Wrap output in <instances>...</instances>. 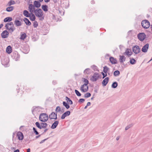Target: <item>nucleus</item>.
<instances>
[{
	"mask_svg": "<svg viewBox=\"0 0 152 152\" xmlns=\"http://www.w3.org/2000/svg\"><path fill=\"white\" fill-rule=\"evenodd\" d=\"M88 89V87L86 84H84L82 85L80 87V90L81 91L83 92H87Z\"/></svg>",
	"mask_w": 152,
	"mask_h": 152,
	"instance_id": "obj_7",
	"label": "nucleus"
},
{
	"mask_svg": "<svg viewBox=\"0 0 152 152\" xmlns=\"http://www.w3.org/2000/svg\"><path fill=\"white\" fill-rule=\"evenodd\" d=\"M47 126H48L47 124L46 123H44L42 125V128L45 129Z\"/></svg>",
	"mask_w": 152,
	"mask_h": 152,
	"instance_id": "obj_45",
	"label": "nucleus"
},
{
	"mask_svg": "<svg viewBox=\"0 0 152 152\" xmlns=\"http://www.w3.org/2000/svg\"><path fill=\"white\" fill-rule=\"evenodd\" d=\"M59 122L58 121H55L52 124L51 126V128L52 129H54L56 128L58 125V124Z\"/></svg>",
	"mask_w": 152,
	"mask_h": 152,
	"instance_id": "obj_20",
	"label": "nucleus"
},
{
	"mask_svg": "<svg viewBox=\"0 0 152 152\" xmlns=\"http://www.w3.org/2000/svg\"><path fill=\"white\" fill-rule=\"evenodd\" d=\"M12 20V18L10 17H7L4 19V22H10Z\"/></svg>",
	"mask_w": 152,
	"mask_h": 152,
	"instance_id": "obj_26",
	"label": "nucleus"
},
{
	"mask_svg": "<svg viewBox=\"0 0 152 152\" xmlns=\"http://www.w3.org/2000/svg\"><path fill=\"white\" fill-rule=\"evenodd\" d=\"M91 105V103L90 102H88L87 104V106H89Z\"/></svg>",
	"mask_w": 152,
	"mask_h": 152,
	"instance_id": "obj_50",
	"label": "nucleus"
},
{
	"mask_svg": "<svg viewBox=\"0 0 152 152\" xmlns=\"http://www.w3.org/2000/svg\"><path fill=\"white\" fill-rule=\"evenodd\" d=\"M28 10L31 13L34 12L35 9V6L32 4H29L28 6Z\"/></svg>",
	"mask_w": 152,
	"mask_h": 152,
	"instance_id": "obj_9",
	"label": "nucleus"
},
{
	"mask_svg": "<svg viewBox=\"0 0 152 152\" xmlns=\"http://www.w3.org/2000/svg\"><path fill=\"white\" fill-rule=\"evenodd\" d=\"M91 96V94L89 93H87L84 94V97L85 98H88Z\"/></svg>",
	"mask_w": 152,
	"mask_h": 152,
	"instance_id": "obj_38",
	"label": "nucleus"
},
{
	"mask_svg": "<svg viewBox=\"0 0 152 152\" xmlns=\"http://www.w3.org/2000/svg\"><path fill=\"white\" fill-rule=\"evenodd\" d=\"M120 74V72L118 70L115 71L114 72V75L115 76H118Z\"/></svg>",
	"mask_w": 152,
	"mask_h": 152,
	"instance_id": "obj_34",
	"label": "nucleus"
},
{
	"mask_svg": "<svg viewBox=\"0 0 152 152\" xmlns=\"http://www.w3.org/2000/svg\"><path fill=\"white\" fill-rule=\"evenodd\" d=\"M47 130H48V129H45L44 130V132H46L47 131Z\"/></svg>",
	"mask_w": 152,
	"mask_h": 152,
	"instance_id": "obj_58",
	"label": "nucleus"
},
{
	"mask_svg": "<svg viewBox=\"0 0 152 152\" xmlns=\"http://www.w3.org/2000/svg\"><path fill=\"white\" fill-rule=\"evenodd\" d=\"M35 125L36 126L40 129H42V126H40V125L39 123L38 122H36L35 123Z\"/></svg>",
	"mask_w": 152,
	"mask_h": 152,
	"instance_id": "obj_39",
	"label": "nucleus"
},
{
	"mask_svg": "<svg viewBox=\"0 0 152 152\" xmlns=\"http://www.w3.org/2000/svg\"><path fill=\"white\" fill-rule=\"evenodd\" d=\"M36 16L39 18V20H42L44 19L43 13L42 10L39 8H37L35 10L34 12Z\"/></svg>",
	"mask_w": 152,
	"mask_h": 152,
	"instance_id": "obj_1",
	"label": "nucleus"
},
{
	"mask_svg": "<svg viewBox=\"0 0 152 152\" xmlns=\"http://www.w3.org/2000/svg\"><path fill=\"white\" fill-rule=\"evenodd\" d=\"M42 8L44 11L46 12L48 11V7L46 5H42Z\"/></svg>",
	"mask_w": 152,
	"mask_h": 152,
	"instance_id": "obj_30",
	"label": "nucleus"
},
{
	"mask_svg": "<svg viewBox=\"0 0 152 152\" xmlns=\"http://www.w3.org/2000/svg\"><path fill=\"white\" fill-rule=\"evenodd\" d=\"M14 24L17 27L21 26L22 25L21 22L19 20H16L14 21Z\"/></svg>",
	"mask_w": 152,
	"mask_h": 152,
	"instance_id": "obj_18",
	"label": "nucleus"
},
{
	"mask_svg": "<svg viewBox=\"0 0 152 152\" xmlns=\"http://www.w3.org/2000/svg\"><path fill=\"white\" fill-rule=\"evenodd\" d=\"M47 139H44L43 140H42V141H41V142H40V143L41 144V143H43Z\"/></svg>",
	"mask_w": 152,
	"mask_h": 152,
	"instance_id": "obj_49",
	"label": "nucleus"
},
{
	"mask_svg": "<svg viewBox=\"0 0 152 152\" xmlns=\"http://www.w3.org/2000/svg\"><path fill=\"white\" fill-rule=\"evenodd\" d=\"M91 3L92 4H94V1H92Z\"/></svg>",
	"mask_w": 152,
	"mask_h": 152,
	"instance_id": "obj_61",
	"label": "nucleus"
},
{
	"mask_svg": "<svg viewBox=\"0 0 152 152\" xmlns=\"http://www.w3.org/2000/svg\"><path fill=\"white\" fill-rule=\"evenodd\" d=\"M38 25V23L37 21H34L33 23V26L34 28H36Z\"/></svg>",
	"mask_w": 152,
	"mask_h": 152,
	"instance_id": "obj_42",
	"label": "nucleus"
},
{
	"mask_svg": "<svg viewBox=\"0 0 152 152\" xmlns=\"http://www.w3.org/2000/svg\"><path fill=\"white\" fill-rule=\"evenodd\" d=\"M3 26V24H1L0 25V29Z\"/></svg>",
	"mask_w": 152,
	"mask_h": 152,
	"instance_id": "obj_52",
	"label": "nucleus"
},
{
	"mask_svg": "<svg viewBox=\"0 0 152 152\" xmlns=\"http://www.w3.org/2000/svg\"><path fill=\"white\" fill-rule=\"evenodd\" d=\"M91 71L90 69L87 68L84 71V73L85 74L90 75Z\"/></svg>",
	"mask_w": 152,
	"mask_h": 152,
	"instance_id": "obj_22",
	"label": "nucleus"
},
{
	"mask_svg": "<svg viewBox=\"0 0 152 152\" xmlns=\"http://www.w3.org/2000/svg\"><path fill=\"white\" fill-rule=\"evenodd\" d=\"M120 62L121 63L123 62L124 61H125V57L124 56H120V59H119Z\"/></svg>",
	"mask_w": 152,
	"mask_h": 152,
	"instance_id": "obj_28",
	"label": "nucleus"
},
{
	"mask_svg": "<svg viewBox=\"0 0 152 152\" xmlns=\"http://www.w3.org/2000/svg\"><path fill=\"white\" fill-rule=\"evenodd\" d=\"M26 37V34L25 33L21 35L20 39H21L24 40Z\"/></svg>",
	"mask_w": 152,
	"mask_h": 152,
	"instance_id": "obj_36",
	"label": "nucleus"
},
{
	"mask_svg": "<svg viewBox=\"0 0 152 152\" xmlns=\"http://www.w3.org/2000/svg\"><path fill=\"white\" fill-rule=\"evenodd\" d=\"M14 152H19V150L18 149H17L15 150Z\"/></svg>",
	"mask_w": 152,
	"mask_h": 152,
	"instance_id": "obj_53",
	"label": "nucleus"
},
{
	"mask_svg": "<svg viewBox=\"0 0 152 152\" xmlns=\"http://www.w3.org/2000/svg\"><path fill=\"white\" fill-rule=\"evenodd\" d=\"M39 120L42 122H45L48 119V115L46 113H43L41 114L39 116Z\"/></svg>",
	"mask_w": 152,
	"mask_h": 152,
	"instance_id": "obj_3",
	"label": "nucleus"
},
{
	"mask_svg": "<svg viewBox=\"0 0 152 152\" xmlns=\"http://www.w3.org/2000/svg\"><path fill=\"white\" fill-rule=\"evenodd\" d=\"M33 129L34 131V133H35L36 135H38L39 134L38 132L37 131V130L35 128L33 127Z\"/></svg>",
	"mask_w": 152,
	"mask_h": 152,
	"instance_id": "obj_44",
	"label": "nucleus"
},
{
	"mask_svg": "<svg viewBox=\"0 0 152 152\" xmlns=\"http://www.w3.org/2000/svg\"><path fill=\"white\" fill-rule=\"evenodd\" d=\"M63 104L64 106L66 108L68 109L70 107V106L69 104L65 102H63Z\"/></svg>",
	"mask_w": 152,
	"mask_h": 152,
	"instance_id": "obj_32",
	"label": "nucleus"
},
{
	"mask_svg": "<svg viewBox=\"0 0 152 152\" xmlns=\"http://www.w3.org/2000/svg\"><path fill=\"white\" fill-rule=\"evenodd\" d=\"M118 86V83L117 82H115L113 83L112 85V87L113 88H115Z\"/></svg>",
	"mask_w": 152,
	"mask_h": 152,
	"instance_id": "obj_35",
	"label": "nucleus"
},
{
	"mask_svg": "<svg viewBox=\"0 0 152 152\" xmlns=\"http://www.w3.org/2000/svg\"><path fill=\"white\" fill-rule=\"evenodd\" d=\"M119 139V137H116V140H118Z\"/></svg>",
	"mask_w": 152,
	"mask_h": 152,
	"instance_id": "obj_56",
	"label": "nucleus"
},
{
	"mask_svg": "<svg viewBox=\"0 0 152 152\" xmlns=\"http://www.w3.org/2000/svg\"><path fill=\"white\" fill-rule=\"evenodd\" d=\"M70 111H67L64 113L61 116V118L62 119H64L65 117L68 116L70 115Z\"/></svg>",
	"mask_w": 152,
	"mask_h": 152,
	"instance_id": "obj_13",
	"label": "nucleus"
},
{
	"mask_svg": "<svg viewBox=\"0 0 152 152\" xmlns=\"http://www.w3.org/2000/svg\"><path fill=\"white\" fill-rule=\"evenodd\" d=\"M30 152V148H28L27 150V152Z\"/></svg>",
	"mask_w": 152,
	"mask_h": 152,
	"instance_id": "obj_55",
	"label": "nucleus"
},
{
	"mask_svg": "<svg viewBox=\"0 0 152 152\" xmlns=\"http://www.w3.org/2000/svg\"><path fill=\"white\" fill-rule=\"evenodd\" d=\"M40 136V135H39L38 136H36V139H37V138H38Z\"/></svg>",
	"mask_w": 152,
	"mask_h": 152,
	"instance_id": "obj_54",
	"label": "nucleus"
},
{
	"mask_svg": "<svg viewBox=\"0 0 152 152\" xmlns=\"http://www.w3.org/2000/svg\"><path fill=\"white\" fill-rule=\"evenodd\" d=\"M17 136L18 139L20 140H22L23 138V133L21 132H18L17 133Z\"/></svg>",
	"mask_w": 152,
	"mask_h": 152,
	"instance_id": "obj_14",
	"label": "nucleus"
},
{
	"mask_svg": "<svg viewBox=\"0 0 152 152\" xmlns=\"http://www.w3.org/2000/svg\"><path fill=\"white\" fill-rule=\"evenodd\" d=\"M149 46V44L148 43L144 45L142 49L141 50L144 53L147 52L148 48Z\"/></svg>",
	"mask_w": 152,
	"mask_h": 152,
	"instance_id": "obj_12",
	"label": "nucleus"
},
{
	"mask_svg": "<svg viewBox=\"0 0 152 152\" xmlns=\"http://www.w3.org/2000/svg\"><path fill=\"white\" fill-rule=\"evenodd\" d=\"M29 17H30V19L32 21H34L35 19V16L34 14H32L31 15H30Z\"/></svg>",
	"mask_w": 152,
	"mask_h": 152,
	"instance_id": "obj_33",
	"label": "nucleus"
},
{
	"mask_svg": "<svg viewBox=\"0 0 152 152\" xmlns=\"http://www.w3.org/2000/svg\"><path fill=\"white\" fill-rule=\"evenodd\" d=\"M141 25L143 28L147 29L149 27L150 24L148 20H145L142 21Z\"/></svg>",
	"mask_w": 152,
	"mask_h": 152,
	"instance_id": "obj_4",
	"label": "nucleus"
},
{
	"mask_svg": "<svg viewBox=\"0 0 152 152\" xmlns=\"http://www.w3.org/2000/svg\"><path fill=\"white\" fill-rule=\"evenodd\" d=\"M150 61V60L148 62V63H149V62L150 61Z\"/></svg>",
	"mask_w": 152,
	"mask_h": 152,
	"instance_id": "obj_63",
	"label": "nucleus"
},
{
	"mask_svg": "<svg viewBox=\"0 0 152 152\" xmlns=\"http://www.w3.org/2000/svg\"><path fill=\"white\" fill-rule=\"evenodd\" d=\"M133 126V125L132 124H129L126 127H125V130H128V129H129V128H130V127H132V126Z\"/></svg>",
	"mask_w": 152,
	"mask_h": 152,
	"instance_id": "obj_43",
	"label": "nucleus"
},
{
	"mask_svg": "<svg viewBox=\"0 0 152 152\" xmlns=\"http://www.w3.org/2000/svg\"><path fill=\"white\" fill-rule=\"evenodd\" d=\"M9 34L6 30L4 31L1 34V36L3 38H6L8 37Z\"/></svg>",
	"mask_w": 152,
	"mask_h": 152,
	"instance_id": "obj_11",
	"label": "nucleus"
},
{
	"mask_svg": "<svg viewBox=\"0 0 152 152\" xmlns=\"http://www.w3.org/2000/svg\"><path fill=\"white\" fill-rule=\"evenodd\" d=\"M15 2L13 0H10L8 3L7 5L8 6H11V5L15 4Z\"/></svg>",
	"mask_w": 152,
	"mask_h": 152,
	"instance_id": "obj_31",
	"label": "nucleus"
},
{
	"mask_svg": "<svg viewBox=\"0 0 152 152\" xmlns=\"http://www.w3.org/2000/svg\"><path fill=\"white\" fill-rule=\"evenodd\" d=\"M93 99H94V97H92L91 98V100H93Z\"/></svg>",
	"mask_w": 152,
	"mask_h": 152,
	"instance_id": "obj_60",
	"label": "nucleus"
},
{
	"mask_svg": "<svg viewBox=\"0 0 152 152\" xmlns=\"http://www.w3.org/2000/svg\"><path fill=\"white\" fill-rule=\"evenodd\" d=\"M23 14L25 16L27 17H29L30 15H31V14L29 13L26 10H25L23 11Z\"/></svg>",
	"mask_w": 152,
	"mask_h": 152,
	"instance_id": "obj_23",
	"label": "nucleus"
},
{
	"mask_svg": "<svg viewBox=\"0 0 152 152\" xmlns=\"http://www.w3.org/2000/svg\"><path fill=\"white\" fill-rule=\"evenodd\" d=\"M133 52L135 54H137L139 53L141 51L138 45H135L132 47Z\"/></svg>",
	"mask_w": 152,
	"mask_h": 152,
	"instance_id": "obj_5",
	"label": "nucleus"
},
{
	"mask_svg": "<svg viewBox=\"0 0 152 152\" xmlns=\"http://www.w3.org/2000/svg\"><path fill=\"white\" fill-rule=\"evenodd\" d=\"M109 70V68L106 66L104 67L103 72L104 73H107L108 71Z\"/></svg>",
	"mask_w": 152,
	"mask_h": 152,
	"instance_id": "obj_37",
	"label": "nucleus"
},
{
	"mask_svg": "<svg viewBox=\"0 0 152 152\" xmlns=\"http://www.w3.org/2000/svg\"><path fill=\"white\" fill-rule=\"evenodd\" d=\"M10 7L7 8L6 10L8 12L12 11L14 9V7L13 6H9Z\"/></svg>",
	"mask_w": 152,
	"mask_h": 152,
	"instance_id": "obj_27",
	"label": "nucleus"
},
{
	"mask_svg": "<svg viewBox=\"0 0 152 152\" xmlns=\"http://www.w3.org/2000/svg\"><path fill=\"white\" fill-rule=\"evenodd\" d=\"M50 0H44V1L45 2H48Z\"/></svg>",
	"mask_w": 152,
	"mask_h": 152,
	"instance_id": "obj_51",
	"label": "nucleus"
},
{
	"mask_svg": "<svg viewBox=\"0 0 152 152\" xmlns=\"http://www.w3.org/2000/svg\"><path fill=\"white\" fill-rule=\"evenodd\" d=\"M23 20L26 25L30 26L31 24V23L29 20L26 18H25Z\"/></svg>",
	"mask_w": 152,
	"mask_h": 152,
	"instance_id": "obj_21",
	"label": "nucleus"
},
{
	"mask_svg": "<svg viewBox=\"0 0 152 152\" xmlns=\"http://www.w3.org/2000/svg\"><path fill=\"white\" fill-rule=\"evenodd\" d=\"M12 49L11 47L9 45L7 47L6 49V51L8 54L12 52Z\"/></svg>",
	"mask_w": 152,
	"mask_h": 152,
	"instance_id": "obj_19",
	"label": "nucleus"
},
{
	"mask_svg": "<svg viewBox=\"0 0 152 152\" xmlns=\"http://www.w3.org/2000/svg\"><path fill=\"white\" fill-rule=\"evenodd\" d=\"M88 106H87V105H86L85 107H84V109H86L87 108V107Z\"/></svg>",
	"mask_w": 152,
	"mask_h": 152,
	"instance_id": "obj_59",
	"label": "nucleus"
},
{
	"mask_svg": "<svg viewBox=\"0 0 152 152\" xmlns=\"http://www.w3.org/2000/svg\"><path fill=\"white\" fill-rule=\"evenodd\" d=\"M103 76V78H104L105 77H106L107 76V73H103V72H102V73Z\"/></svg>",
	"mask_w": 152,
	"mask_h": 152,
	"instance_id": "obj_47",
	"label": "nucleus"
},
{
	"mask_svg": "<svg viewBox=\"0 0 152 152\" xmlns=\"http://www.w3.org/2000/svg\"><path fill=\"white\" fill-rule=\"evenodd\" d=\"M65 100L67 101V103L70 104H73L72 101L70 99V98L67 96L65 97Z\"/></svg>",
	"mask_w": 152,
	"mask_h": 152,
	"instance_id": "obj_25",
	"label": "nucleus"
},
{
	"mask_svg": "<svg viewBox=\"0 0 152 152\" xmlns=\"http://www.w3.org/2000/svg\"><path fill=\"white\" fill-rule=\"evenodd\" d=\"M110 60L111 63L112 64H115L117 63V61L113 57H110Z\"/></svg>",
	"mask_w": 152,
	"mask_h": 152,
	"instance_id": "obj_24",
	"label": "nucleus"
},
{
	"mask_svg": "<svg viewBox=\"0 0 152 152\" xmlns=\"http://www.w3.org/2000/svg\"><path fill=\"white\" fill-rule=\"evenodd\" d=\"M152 57L151 58V59L150 60V61H152Z\"/></svg>",
	"mask_w": 152,
	"mask_h": 152,
	"instance_id": "obj_62",
	"label": "nucleus"
},
{
	"mask_svg": "<svg viewBox=\"0 0 152 152\" xmlns=\"http://www.w3.org/2000/svg\"><path fill=\"white\" fill-rule=\"evenodd\" d=\"M39 1H35L34 2V5L37 8H38L40 7L41 4Z\"/></svg>",
	"mask_w": 152,
	"mask_h": 152,
	"instance_id": "obj_16",
	"label": "nucleus"
},
{
	"mask_svg": "<svg viewBox=\"0 0 152 152\" xmlns=\"http://www.w3.org/2000/svg\"><path fill=\"white\" fill-rule=\"evenodd\" d=\"M84 82L85 83L84 84H86L87 85L88 84L89 82L88 80L86 79H84Z\"/></svg>",
	"mask_w": 152,
	"mask_h": 152,
	"instance_id": "obj_46",
	"label": "nucleus"
},
{
	"mask_svg": "<svg viewBox=\"0 0 152 152\" xmlns=\"http://www.w3.org/2000/svg\"><path fill=\"white\" fill-rule=\"evenodd\" d=\"M44 123H41L40 124V126H42V125H43V124H44Z\"/></svg>",
	"mask_w": 152,
	"mask_h": 152,
	"instance_id": "obj_57",
	"label": "nucleus"
},
{
	"mask_svg": "<svg viewBox=\"0 0 152 152\" xmlns=\"http://www.w3.org/2000/svg\"><path fill=\"white\" fill-rule=\"evenodd\" d=\"M130 63L132 64H135L136 63V61L133 58H130Z\"/></svg>",
	"mask_w": 152,
	"mask_h": 152,
	"instance_id": "obj_29",
	"label": "nucleus"
},
{
	"mask_svg": "<svg viewBox=\"0 0 152 152\" xmlns=\"http://www.w3.org/2000/svg\"><path fill=\"white\" fill-rule=\"evenodd\" d=\"M75 92L76 94L78 96H81V94L77 90H75Z\"/></svg>",
	"mask_w": 152,
	"mask_h": 152,
	"instance_id": "obj_40",
	"label": "nucleus"
},
{
	"mask_svg": "<svg viewBox=\"0 0 152 152\" xmlns=\"http://www.w3.org/2000/svg\"><path fill=\"white\" fill-rule=\"evenodd\" d=\"M137 37L140 40L142 41L145 39V35L144 33H140L138 34Z\"/></svg>",
	"mask_w": 152,
	"mask_h": 152,
	"instance_id": "obj_8",
	"label": "nucleus"
},
{
	"mask_svg": "<svg viewBox=\"0 0 152 152\" xmlns=\"http://www.w3.org/2000/svg\"><path fill=\"white\" fill-rule=\"evenodd\" d=\"M61 109L60 107L59 106H57L56 109V111L57 112H59L61 111Z\"/></svg>",
	"mask_w": 152,
	"mask_h": 152,
	"instance_id": "obj_41",
	"label": "nucleus"
},
{
	"mask_svg": "<svg viewBox=\"0 0 152 152\" xmlns=\"http://www.w3.org/2000/svg\"><path fill=\"white\" fill-rule=\"evenodd\" d=\"M109 78L108 77L105 78L102 81V84L103 86H105L109 81Z\"/></svg>",
	"mask_w": 152,
	"mask_h": 152,
	"instance_id": "obj_15",
	"label": "nucleus"
},
{
	"mask_svg": "<svg viewBox=\"0 0 152 152\" xmlns=\"http://www.w3.org/2000/svg\"><path fill=\"white\" fill-rule=\"evenodd\" d=\"M125 53L126 55L129 57L131 56L132 54V53L131 52V50L129 49H127L125 51Z\"/></svg>",
	"mask_w": 152,
	"mask_h": 152,
	"instance_id": "obj_17",
	"label": "nucleus"
},
{
	"mask_svg": "<svg viewBox=\"0 0 152 152\" xmlns=\"http://www.w3.org/2000/svg\"><path fill=\"white\" fill-rule=\"evenodd\" d=\"M5 27L10 33L12 32L15 29L14 27L13 22H10L7 23L5 25Z\"/></svg>",
	"mask_w": 152,
	"mask_h": 152,
	"instance_id": "obj_2",
	"label": "nucleus"
},
{
	"mask_svg": "<svg viewBox=\"0 0 152 152\" xmlns=\"http://www.w3.org/2000/svg\"><path fill=\"white\" fill-rule=\"evenodd\" d=\"M49 117L50 119H54L56 120L57 119V114L54 112L52 113L50 115Z\"/></svg>",
	"mask_w": 152,
	"mask_h": 152,
	"instance_id": "obj_10",
	"label": "nucleus"
},
{
	"mask_svg": "<svg viewBox=\"0 0 152 152\" xmlns=\"http://www.w3.org/2000/svg\"><path fill=\"white\" fill-rule=\"evenodd\" d=\"M84 101H85V99H79V102L82 103L83 102H84Z\"/></svg>",
	"mask_w": 152,
	"mask_h": 152,
	"instance_id": "obj_48",
	"label": "nucleus"
},
{
	"mask_svg": "<svg viewBox=\"0 0 152 152\" xmlns=\"http://www.w3.org/2000/svg\"><path fill=\"white\" fill-rule=\"evenodd\" d=\"M99 78V74L96 72L95 73L94 75L92 76L90 78L91 81L93 82L96 81Z\"/></svg>",
	"mask_w": 152,
	"mask_h": 152,
	"instance_id": "obj_6",
	"label": "nucleus"
}]
</instances>
